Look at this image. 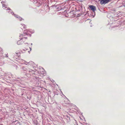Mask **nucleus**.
Wrapping results in <instances>:
<instances>
[{
  "label": "nucleus",
  "mask_w": 125,
  "mask_h": 125,
  "mask_svg": "<svg viewBox=\"0 0 125 125\" xmlns=\"http://www.w3.org/2000/svg\"><path fill=\"white\" fill-rule=\"evenodd\" d=\"M89 8L93 12L92 15L94 17L95 15V11L96 10V7L93 5H90L89 6Z\"/></svg>",
  "instance_id": "20e7f679"
},
{
  "label": "nucleus",
  "mask_w": 125,
  "mask_h": 125,
  "mask_svg": "<svg viewBox=\"0 0 125 125\" xmlns=\"http://www.w3.org/2000/svg\"><path fill=\"white\" fill-rule=\"evenodd\" d=\"M64 119H66L67 122H69L70 120V117L69 115H65L64 116Z\"/></svg>",
  "instance_id": "1a4fd4ad"
},
{
  "label": "nucleus",
  "mask_w": 125,
  "mask_h": 125,
  "mask_svg": "<svg viewBox=\"0 0 125 125\" xmlns=\"http://www.w3.org/2000/svg\"><path fill=\"white\" fill-rule=\"evenodd\" d=\"M21 69L23 70L24 71L27 72V74L30 75L31 74V73H33L34 72L33 70L28 68H26L24 67H21Z\"/></svg>",
  "instance_id": "f03ea898"
},
{
  "label": "nucleus",
  "mask_w": 125,
  "mask_h": 125,
  "mask_svg": "<svg viewBox=\"0 0 125 125\" xmlns=\"http://www.w3.org/2000/svg\"><path fill=\"white\" fill-rule=\"evenodd\" d=\"M31 45H32V43H31Z\"/></svg>",
  "instance_id": "dca6fc26"
},
{
  "label": "nucleus",
  "mask_w": 125,
  "mask_h": 125,
  "mask_svg": "<svg viewBox=\"0 0 125 125\" xmlns=\"http://www.w3.org/2000/svg\"><path fill=\"white\" fill-rule=\"evenodd\" d=\"M8 57V54H6L5 57Z\"/></svg>",
  "instance_id": "2eb2a0df"
},
{
  "label": "nucleus",
  "mask_w": 125,
  "mask_h": 125,
  "mask_svg": "<svg viewBox=\"0 0 125 125\" xmlns=\"http://www.w3.org/2000/svg\"><path fill=\"white\" fill-rule=\"evenodd\" d=\"M74 122L75 123L74 125H78L77 123L75 120H74Z\"/></svg>",
  "instance_id": "f8f14e48"
},
{
  "label": "nucleus",
  "mask_w": 125,
  "mask_h": 125,
  "mask_svg": "<svg viewBox=\"0 0 125 125\" xmlns=\"http://www.w3.org/2000/svg\"><path fill=\"white\" fill-rule=\"evenodd\" d=\"M21 52H15L16 54L14 56L13 58L15 59H19L20 58V54Z\"/></svg>",
  "instance_id": "423d86ee"
},
{
  "label": "nucleus",
  "mask_w": 125,
  "mask_h": 125,
  "mask_svg": "<svg viewBox=\"0 0 125 125\" xmlns=\"http://www.w3.org/2000/svg\"><path fill=\"white\" fill-rule=\"evenodd\" d=\"M30 32L31 33H33L34 32V31L33 30H25L22 33L25 36L26 35L29 34L30 36H31V35L29 33Z\"/></svg>",
  "instance_id": "7ed1b4c3"
},
{
  "label": "nucleus",
  "mask_w": 125,
  "mask_h": 125,
  "mask_svg": "<svg viewBox=\"0 0 125 125\" xmlns=\"http://www.w3.org/2000/svg\"><path fill=\"white\" fill-rule=\"evenodd\" d=\"M7 12H8L9 13H11L12 15H14L15 17L17 18H18L19 20L20 21H21L22 19L18 15L14 14V12H12L11 11H9L8 12L7 11Z\"/></svg>",
  "instance_id": "39448f33"
},
{
  "label": "nucleus",
  "mask_w": 125,
  "mask_h": 125,
  "mask_svg": "<svg viewBox=\"0 0 125 125\" xmlns=\"http://www.w3.org/2000/svg\"><path fill=\"white\" fill-rule=\"evenodd\" d=\"M19 37L20 40L17 42V44L18 45L22 44L24 41V39H27V37H25V35H24L22 33L21 34H20Z\"/></svg>",
  "instance_id": "f257e3e1"
},
{
  "label": "nucleus",
  "mask_w": 125,
  "mask_h": 125,
  "mask_svg": "<svg viewBox=\"0 0 125 125\" xmlns=\"http://www.w3.org/2000/svg\"><path fill=\"white\" fill-rule=\"evenodd\" d=\"M100 2L101 4H106L110 1V0H100Z\"/></svg>",
  "instance_id": "6e6552de"
},
{
  "label": "nucleus",
  "mask_w": 125,
  "mask_h": 125,
  "mask_svg": "<svg viewBox=\"0 0 125 125\" xmlns=\"http://www.w3.org/2000/svg\"><path fill=\"white\" fill-rule=\"evenodd\" d=\"M4 2H5L3 1H2L1 2V3L2 4V7L3 9H5L6 10H10V9H9V8H8L6 5L3 4V3H4Z\"/></svg>",
  "instance_id": "0eeeda50"
},
{
  "label": "nucleus",
  "mask_w": 125,
  "mask_h": 125,
  "mask_svg": "<svg viewBox=\"0 0 125 125\" xmlns=\"http://www.w3.org/2000/svg\"><path fill=\"white\" fill-rule=\"evenodd\" d=\"M24 50V51H25V50Z\"/></svg>",
  "instance_id": "a211bd4d"
},
{
  "label": "nucleus",
  "mask_w": 125,
  "mask_h": 125,
  "mask_svg": "<svg viewBox=\"0 0 125 125\" xmlns=\"http://www.w3.org/2000/svg\"><path fill=\"white\" fill-rule=\"evenodd\" d=\"M26 44H27V45H28V43H26Z\"/></svg>",
  "instance_id": "f3484780"
},
{
  "label": "nucleus",
  "mask_w": 125,
  "mask_h": 125,
  "mask_svg": "<svg viewBox=\"0 0 125 125\" xmlns=\"http://www.w3.org/2000/svg\"><path fill=\"white\" fill-rule=\"evenodd\" d=\"M3 53V52L2 50V49L0 47V57H3L2 55Z\"/></svg>",
  "instance_id": "9d476101"
},
{
  "label": "nucleus",
  "mask_w": 125,
  "mask_h": 125,
  "mask_svg": "<svg viewBox=\"0 0 125 125\" xmlns=\"http://www.w3.org/2000/svg\"><path fill=\"white\" fill-rule=\"evenodd\" d=\"M21 28L22 29H25L26 28V26L25 25L23 24H21Z\"/></svg>",
  "instance_id": "9b49d317"
},
{
  "label": "nucleus",
  "mask_w": 125,
  "mask_h": 125,
  "mask_svg": "<svg viewBox=\"0 0 125 125\" xmlns=\"http://www.w3.org/2000/svg\"><path fill=\"white\" fill-rule=\"evenodd\" d=\"M28 63H31V64H32L33 63V62L32 61H30V62H27Z\"/></svg>",
  "instance_id": "ddd939ff"
},
{
  "label": "nucleus",
  "mask_w": 125,
  "mask_h": 125,
  "mask_svg": "<svg viewBox=\"0 0 125 125\" xmlns=\"http://www.w3.org/2000/svg\"><path fill=\"white\" fill-rule=\"evenodd\" d=\"M30 51H28V52H29V53H30V51H31V48H30Z\"/></svg>",
  "instance_id": "4468645a"
}]
</instances>
